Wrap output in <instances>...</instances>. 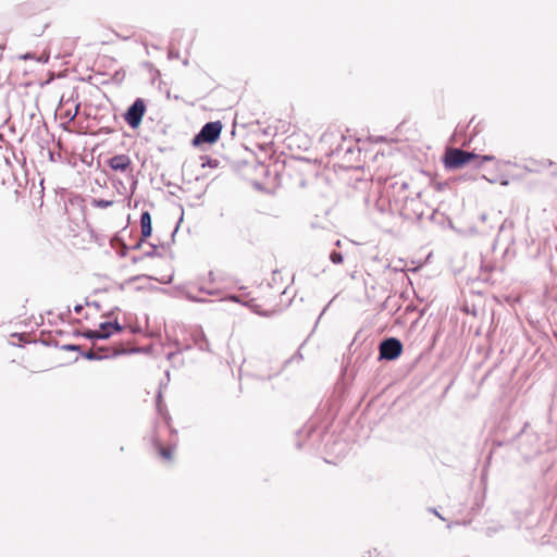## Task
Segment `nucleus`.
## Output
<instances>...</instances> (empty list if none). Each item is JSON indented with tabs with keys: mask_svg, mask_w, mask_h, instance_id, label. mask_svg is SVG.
I'll use <instances>...</instances> for the list:
<instances>
[{
	"mask_svg": "<svg viewBox=\"0 0 557 557\" xmlns=\"http://www.w3.org/2000/svg\"><path fill=\"white\" fill-rule=\"evenodd\" d=\"M443 161L447 169H460L471 162L481 166L484 162L495 161V157L490 154L481 156L459 148H447Z\"/></svg>",
	"mask_w": 557,
	"mask_h": 557,
	"instance_id": "1",
	"label": "nucleus"
},
{
	"mask_svg": "<svg viewBox=\"0 0 557 557\" xmlns=\"http://www.w3.org/2000/svg\"><path fill=\"white\" fill-rule=\"evenodd\" d=\"M331 260H332L333 262H335V263H337V262H342L343 257H342V255H341V253H338V252H333V253L331 255Z\"/></svg>",
	"mask_w": 557,
	"mask_h": 557,
	"instance_id": "15",
	"label": "nucleus"
},
{
	"mask_svg": "<svg viewBox=\"0 0 557 557\" xmlns=\"http://www.w3.org/2000/svg\"><path fill=\"white\" fill-rule=\"evenodd\" d=\"M547 165L553 168L550 174L553 176H557V163L553 162L552 160H547Z\"/></svg>",
	"mask_w": 557,
	"mask_h": 557,
	"instance_id": "14",
	"label": "nucleus"
},
{
	"mask_svg": "<svg viewBox=\"0 0 557 557\" xmlns=\"http://www.w3.org/2000/svg\"><path fill=\"white\" fill-rule=\"evenodd\" d=\"M122 326L115 322L113 323H101L99 330L87 331L82 335L88 339H106L111 336L112 332H120Z\"/></svg>",
	"mask_w": 557,
	"mask_h": 557,
	"instance_id": "5",
	"label": "nucleus"
},
{
	"mask_svg": "<svg viewBox=\"0 0 557 557\" xmlns=\"http://www.w3.org/2000/svg\"><path fill=\"white\" fill-rule=\"evenodd\" d=\"M94 347H95V349H96L98 352H100V354H106V355H108V357L110 356V351H111V349H110V348H108V347H103V346H94Z\"/></svg>",
	"mask_w": 557,
	"mask_h": 557,
	"instance_id": "13",
	"label": "nucleus"
},
{
	"mask_svg": "<svg viewBox=\"0 0 557 557\" xmlns=\"http://www.w3.org/2000/svg\"><path fill=\"white\" fill-rule=\"evenodd\" d=\"M112 205H113V201H110V200H103V199L94 200V206H96L98 208H107Z\"/></svg>",
	"mask_w": 557,
	"mask_h": 557,
	"instance_id": "10",
	"label": "nucleus"
},
{
	"mask_svg": "<svg viewBox=\"0 0 557 557\" xmlns=\"http://www.w3.org/2000/svg\"><path fill=\"white\" fill-rule=\"evenodd\" d=\"M140 232H141V240H146L151 236L152 225H151V215L148 211H145L140 215Z\"/></svg>",
	"mask_w": 557,
	"mask_h": 557,
	"instance_id": "7",
	"label": "nucleus"
},
{
	"mask_svg": "<svg viewBox=\"0 0 557 557\" xmlns=\"http://www.w3.org/2000/svg\"><path fill=\"white\" fill-rule=\"evenodd\" d=\"M75 310H76V311L82 310V306H76V307H75Z\"/></svg>",
	"mask_w": 557,
	"mask_h": 557,
	"instance_id": "17",
	"label": "nucleus"
},
{
	"mask_svg": "<svg viewBox=\"0 0 557 557\" xmlns=\"http://www.w3.org/2000/svg\"><path fill=\"white\" fill-rule=\"evenodd\" d=\"M380 359L395 360L403 351V344L395 337H389L380 344Z\"/></svg>",
	"mask_w": 557,
	"mask_h": 557,
	"instance_id": "4",
	"label": "nucleus"
},
{
	"mask_svg": "<svg viewBox=\"0 0 557 557\" xmlns=\"http://www.w3.org/2000/svg\"><path fill=\"white\" fill-rule=\"evenodd\" d=\"M62 349L63 350H73V351H78L79 354L83 352L82 351V347L79 345H75V344H66V345H63L62 346Z\"/></svg>",
	"mask_w": 557,
	"mask_h": 557,
	"instance_id": "12",
	"label": "nucleus"
},
{
	"mask_svg": "<svg viewBox=\"0 0 557 557\" xmlns=\"http://www.w3.org/2000/svg\"><path fill=\"white\" fill-rule=\"evenodd\" d=\"M132 164V160L127 154H116L109 159L108 165L113 171L126 172Z\"/></svg>",
	"mask_w": 557,
	"mask_h": 557,
	"instance_id": "6",
	"label": "nucleus"
},
{
	"mask_svg": "<svg viewBox=\"0 0 557 557\" xmlns=\"http://www.w3.org/2000/svg\"><path fill=\"white\" fill-rule=\"evenodd\" d=\"M35 322L38 324V323H42L44 322V315L42 314H39L37 315V319H35Z\"/></svg>",
	"mask_w": 557,
	"mask_h": 557,
	"instance_id": "16",
	"label": "nucleus"
},
{
	"mask_svg": "<svg viewBox=\"0 0 557 557\" xmlns=\"http://www.w3.org/2000/svg\"><path fill=\"white\" fill-rule=\"evenodd\" d=\"M159 453L160 455L164 458V459H168V460H171L172 459V451L170 448H165V447H160L159 448Z\"/></svg>",
	"mask_w": 557,
	"mask_h": 557,
	"instance_id": "11",
	"label": "nucleus"
},
{
	"mask_svg": "<svg viewBox=\"0 0 557 557\" xmlns=\"http://www.w3.org/2000/svg\"><path fill=\"white\" fill-rule=\"evenodd\" d=\"M232 301L242 302L244 306H246L248 309L258 312L259 305L255 302V299H240L236 296H233L230 298Z\"/></svg>",
	"mask_w": 557,
	"mask_h": 557,
	"instance_id": "8",
	"label": "nucleus"
},
{
	"mask_svg": "<svg viewBox=\"0 0 557 557\" xmlns=\"http://www.w3.org/2000/svg\"><path fill=\"white\" fill-rule=\"evenodd\" d=\"M81 355L88 360H102L108 358V355L98 352L95 347L86 352H81Z\"/></svg>",
	"mask_w": 557,
	"mask_h": 557,
	"instance_id": "9",
	"label": "nucleus"
},
{
	"mask_svg": "<svg viewBox=\"0 0 557 557\" xmlns=\"http://www.w3.org/2000/svg\"><path fill=\"white\" fill-rule=\"evenodd\" d=\"M434 513H435V516H437V517H440L441 519H443L436 510H434Z\"/></svg>",
	"mask_w": 557,
	"mask_h": 557,
	"instance_id": "18",
	"label": "nucleus"
},
{
	"mask_svg": "<svg viewBox=\"0 0 557 557\" xmlns=\"http://www.w3.org/2000/svg\"><path fill=\"white\" fill-rule=\"evenodd\" d=\"M145 113L146 103L141 98H138L125 112L124 120L132 128L135 129L141 124Z\"/></svg>",
	"mask_w": 557,
	"mask_h": 557,
	"instance_id": "3",
	"label": "nucleus"
},
{
	"mask_svg": "<svg viewBox=\"0 0 557 557\" xmlns=\"http://www.w3.org/2000/svg\"><path fill=\"white\" fill-rule=\"evenodd\" d=\"M221 131L222 124L220 121L207 123L194 137L193 145L199 146L203 143L213 144L219 139Z\"/></svg>",
	"mask_w": 557,
	"mask_h": 557,
	"instance_id": "2",
	"label": "nucleus"
}]
</instances>
